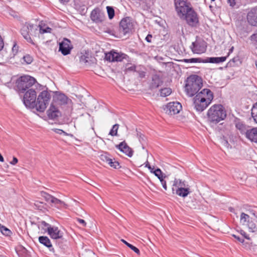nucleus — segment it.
I'll return each instance as SVG.
<instances>
[{"mask_svg": "<svg viewBox=\"0 0 257 257\" xmlns=\"http://www.w3.org/2000/svg\"><path fill=\"white\" fill-rule=\"evenodd\" d=\"M221 143L223 146L227 148H229L230 147V145L229 144L228 141L224 139L221 140Z\"/></svg>", "mask_w": 257, "mask_h": 257, "instance_id": "48", "label": "nucleus"}, {"mask_svg": "<svg viewBox=\"0 0 257 257\" xmlns=\"http://www.w3.org/2000/svg\"><path fill=\"white\" fill-rule=\"evenodd\" d=\"M53 130L57 134H60V135L64 134L65 135H67V134L65 132H64L63 130H62L55 128V129H54Z\"/></svg>", "mask_w": 257, "mask_h": 257, "instance_id": "50", "label": "nucleus"}, {"mask_svg": "<svg viewBox=\"0 0 257 257\" xmlns=\"http://www.w3.org/2000/svg\"><path fill=\"white\" fill-rule=\"evenodd\" d=\"M249 232H257V226L253 222L252 219L246 224L245 226Z\"/></svg>", "mask_w": 257, "mask_h": 257, "instance_id": "31", "label": "nucleus"}, {"mask_svg": "<svg viewBox=\"0 0 257 257\" xmlns=\"http://www.w3.org/2000/svg\"><path fill=\"white\" fill-rule=\"evenodd\" d=\"M235 125L236 128L239 130L242 134H244L245 136H246V132L249 129L247 128V126L245 124L240 121V120L236 119L235 120Z\"/></svg>", "mask_w": 257, "mask_h": 257, "instance_id": "25", "label": "nucleus"}, {"mask_svg": "<svg viewBox=\"0 0 257 257\" xmlns=\"http://www.w3.org/2000/svg\"><path fill=\"white\" fill-rule=\"evenodd\" d=\"M40 242L50 248L52 246L50 239L47 236H41L39 237Z\"/></svg>", "mask_w": 257, "mask_h": 257, "instance_id": "30", "label": "nucleus"}, {"mask_svg": "<svg viewBox=\"0 0 257 257\" xmlns=\"http://www.w3.org/2000/svg\"><path fill=\"white\" fill-rule=\"evenodd\" d=\"M187 187H189V185L186 184L185 181H182L180 179H175L173 184V193H175V191H176V190H179Z\"/></svg>", "mask_w": 257, "mask_h": 257, "instance_id": "23", "label": "nucleus"}, {"mask_svg": "<svg viewBox=\"0 0 257 257\" xmlns=\"http://www.w3.org/2000/svg\"><path fill=\"white\" fill-rule=\"evenodd\" d=\"M162 83L163 82L158 76H153L150 86V88L151 89L157 88L159 86L161 85Z\"/></svg>", "mask_w": 257, "mask_h": 257, "instance_id": "27", "label": "nucleus"}, {"mask_svg": "<svg viewBox=\"0 0 257 257\" xmlns=\"http://www.w3.org/2000/svg\"><path fill=\"white\" fill-rule=\"evenodd\" d=\"M159 177H160V178H158V179L160 180L161 182V180H164V178L165 177L163 176V174L162 175L160 176Z\"/></svg>", "mask_w": 257, "mask_h": 257, "instance_id": "60", "label": "nucleus"}, {"mask_svg": "<svg viewBox=\"0 0 257 257\" xmlns=\"http://www.w3.org/2000/svg\"><path fill=\"white\" fill-rule=\"evenodd\" d=\"M63 1L64 2H68L69 1V0H63Z\"/></svg>", "mask_w": 257, "mask_h": 257, "instance_id": "63", "label": "nucleus"}, {"mask_svg": "<svg viewBox=\"0 0 257 257\" xmlns=\"http://www.w3.org/2000/svg\"><path fill=\"white\" fill-rule=\"evenodd\" d=\"M48 233L53 239H57L62 238L63 233L57 227H49Z\"/></svg>", "mask_w": 257, "mask_h": 257, "instance_id": "21", "label": "nucleus"}, {"mask_svg": "<svg viewBox=\"0 0 257 257\" xmlns=\"http://www.w3.org/2000/svg\"><path fill=\"white\" fill-rule=\"evenodd\" d=\"M196 95L199 96L201 98H204V99L209 104L211 102L213 98V93L209 89H203Z\"/></svg>", "mask_w": 257, "mask_h": 257, "instance_id": "20", "label": "nucleus"}, {"mask_svg": "<svg viewBox=\"0 0 257 257\" xmlns=\"http://www.w3.org/2000/svg\"><path fill=\"white\" fill-rule=\"evenodd\" d=\"M118 128V124H115L113 125L112 128L109 132V135L112 136H117V130Z\"/></svg>", "mask_w": 257, "mask_h": 257, "instance_id": "40", "label": "nucleus"}, {"mask_svg": "<svg viewBox=\"0 0 257 257\" xmlns=\"http://www.w3.org/2000/svg\"><path fill=\"white\" fill-rule=\"evenodd\" d=\"M152 36L151 35H148V36L146 37V40L148 42H151V38H152Z\"/></svg>", "mask_w": 257, "mask_h": 257, "instance_id": "58", "label": "nucleus"}, {"mask_svg": "<svg viewBox=\"0 0 257 257\" xmlns=\"http://www.w3.org/2000/svg\"><path fill=\"white\" fill-rule=\"evenodd\" d=\"M227 2L231 6H233L235 4L234 0H227Z\"/></svg>", "mask_w": 257, "mask_h": 257, "instance_id": "59", "label": "nucleus"}, {"mask_svg": "<svg viewBox=\"0 0 257 257\" xmlns=\"http://www.w3.org/2000/svg\"><path fill=\"white\" fill-rule=\"evenodd\" d=\"M127 57L126 54L114 51L106 53L105 56V59L109 62H121L124 59H126Z\"/></svg>", "mask_w": 257, "mask_h": 257, "instance_id": "10", "label": "nucleus"}, {"mask_svg": "<svg viewBox=\"0 0 257 257\" xmlns=\"http://www.w3.org/2000/svg\"><path fill=\"white\" fill-rule=\"evenodd\" d=\"M233 47H232L230 50H229V52H232V51H233Z\"/></svg>", "mask_w": 257, "mask_h": 257, "instance_id": "62", "label": "nucleus"}, {"mask_svg": "<svg viewBox=\"0 0 257 257\" xmlns=\"http://www.w3.org/2000/svg\"><path fill=\"white\" fill-rule=\"evenodd\" d=\"M1 232L3 234L7 235V236L9 235L11 233V231L10 230H9V229H8L5 227H3L2 228Z\"/></svg>", "mask_w": 257, "mask_h": 257, "instance_id": "44", "label": "nucleus"}, {"mask_svg": "<svg viewBox=\"0 0 257 257\" xmlns=\"http://www.w3.org/2000/svg\"><path fill=\"white\" fill-rule=\"evenodd\" d=\"M181 19L186 20L187 23L192 27L196 26L199 22L197 15L192 8Z\"/></svg>", "mask_w": 257, "mask_h": 257, "instance_id": "9", "label": "nucleus"}, {"mask_svg": "<svg viewBox=\"0 0 257 257\" xmlns=\"http://www.w3.org/2000/svg\"><path fill=\"white\" fill-rule=\"evenodd\" d=\"M51 96L47 91H42L38 96L35 102V108L40 112H44L49 104Z\"/></svg>", "mask_w": 257, "mask_h": 257, "instance_id": "5", "label": "nucleus"}, {"mask_svg": "<svg viewBox=\"0 0 257 257\" xmlns=\"http://www.w3.org/2000/svg\"><path fill=\"white\" fill-rule=\"evenodd\" d=\"M134 29V22L131 18H124L120 22L119 31L123 35L132 33Z\"/></svg>", "mask_w": 257, "mask_h": 257, "instance_id": "7", "label": "nucleus"}, {"mask_svg": "<svg viewBox=\"0 0 257 257\" xmlns=\"http://www.w3.org/2000/svg\"><path fill=\"white\" fill-rule=\"evenodd\" d=\"M245 137L251 142L257 143V127L249 128Z\"/></svg>", "mask_w": 257, "mask_h": 257, "instance_id": "24", "label": "nucleus"}, {"mask_svg": "<svg viewBox=\"0 0 257 257\" xmlns=\"http://www.w3.org/2000/svg\"><path fill=\"white\" fill-rule=\"evenodd\" d=\"M145 167H147L150 170L151 173L154 171L153 168H152L148 161L145 163Z\"/></svg>", "mask_w": 257, "mask_h": 257, "instance_id": "54", "label": "nucleus"}, {"mask_svg": "<svg viewBox=\"0 0 257 257\" xmlns=\"http://www.w3.org/2000/svg\"><path fill=\"white\" fill-rule=\"evenodd\" d=\"M202 86V80L199 76L193 75L187 78L185 91L188 96L192 97L196 94Z\"/></svg>", "mask_w": 257, "mask_h": 257, "instance_id": "1", "label": "nucleus"}, {"mask_svg": "<svg viewBox=\"0 0 257 257\" xmlns=\"http://www.w3.org/2000/svg\"><path fill=\"white\" fill-rule=\"evenodd\" d=\"M18 48L19 47L16 44H14L13 45V48L12 49V57H14L18 52Z\"/></svg>", "mask_w": 257, "mask_h": 257, "instance_id": "42", "label": "nucleus"}, {"mask_svg": "<svg viewBox=\"0 0 257 257\" xmlns=\"http://www.w3.org/2000/svg\"><path fill=\"white\" fill-rule=\"evenodd\" d=\"M152 173H154L156 176L158 177V178H160L159 176L163 174L161 170L160 169H157L155 171H153Z\"/></svg>", "mask_w": 257, "mask_h": 257, "instance_id": "47", "label": "nucleus"}, {"mask_svg": "<svg viewBox=\"0 0 257 257\" xmlns=\"http://www.w3.org/2000/svg\"><path fill=\"white\" fill-rule=\"evenodd\" d=\"M44 197L47 202H50V203H52L55 197L51 195L46 194L45 196H44Z\"/></svg>", "mask_w": 257, "mask_h": 257, "instance_id": "46", "label": "nucleus"}, {"mask_svg": "<svg viewBox=\"0 0 257 257\" xmlns=\"http://www.w3.org/2000/svg\"><path fill=\"white\" fill-rule=\"evenodd\" d=\"M181 109L182 105L178 102H170L164 108L165 113L170 115L178 113Z\"/></svg>", "mask_w": 257, "mask_h": 257, "instance_id": "11", "label": "nucleus"}, {"mask_svg": "<svg viewBox=\"0 0 257 257\" xmlns=\"http://www.w3.org/2000/svg\"><path fill=\"white\" fill-rule=\"evenodd\" d=\"M121 241L122 242H123L126 245H127L128 247H130L131 249L134 250L136 253H137L138 254H140V250L137 247H136L135 246L133 245L132 244L129 243L128 242H127L124 239H121Z\"/></svg>", "mask_w": 257, "mask_h": 257, "instance_id": "36", "label": "nucleus"}, {"mask_svg": "<svg viewBox=\"0 0 257 257\" xmlns=\"http://www.w3.org/2000/svg\"><path fill=\"white\" fill-rule=\"evenodd\" d=\"M172 92L170 88H164L160 90V95L162 97H166L169 95Z\"/></svg>", "mask_w": 257, "mask_h": 257, "instance_id": "35", "label": "nucleus"}, {"mask_svg": "<svg viewBox=\"0 0 257 257\" xmlns=\"http://www.w3.org/2000/svg\"><path fill=\"white\" fill-rule=\"evenodd\" d=\"M191 207L193 208H196V207L194 205H193V206H192Z\"/></svg>", "mask_w": 257, "mask_h": 257, "instance_id": "64", "label": "nucleus"}, {"mask_svg": "<svg viewBox=\"0 0 257 257\" xmlns=\"http://www.w3.org/2000/svg\"><path fill=\"white\" fill-rule=\"evenodd\" d=\"M116 148L130 157H131L133 155V150L127 145L125 142H122L119 145H116Z\"/></svg>", "mask_w": 257, "mask_h": 257, "instance_id": "22", "label": "nucleus"}, {"mask_svg": "<svg viewBox=\"0 0 257 257\" xmlns=\"http://www.w3.org/2000/svg\"><path fill=\"white\" fill-rule=\"evenodd\" d=\"M240 233L242 236H243L244 238H246L247 239L249 240L250 239L249 236L246 234V232L244 231L241 230Z\"/></svg>", "mask_w": 257, "mask_h": 257, "instance_id": "53", "label": "nucleus"}, {"mask_svg": "<svg viewBox=\"0 0 257 257\" xmlns=\"http://www.w3.org/2000/svg\"><path fill=\"white\" fill-rule=\"evenodd\" d=\"M39 26L37 25L26 23L21 29V34L28 42L34 45L35 44L31 36L39 37Z\"/></svg>", "mask_w": 257, "mask_h": 257, "instance_id": "3", "label": "nucleus"}, {"mask_svg": "<svg viewBox=\"0 0 257 257\" xmlns=\"http://www.w3.org/2000/svg\"><path fill=\"white\" fill-rule=\"evenodd\" d=\"M86 118L88 119L89 120H90L91 119V117H90V116L89 114H87L86 116Z\"/></svg>", "mask_w": 257, "mask_h": 257, "instance_id": "61", "label": "nucleus"}, {"mask_svg": "<svg viewBox=\"0 0 257 257\" xmlns=\"http://www.w3.org/2000/svg\"><path fill=\"white\" fill-rule=\"evenodd\" d=\"M204 99L197 95L193 98V105L197 111L201 112L209 105Z\"/></svg>", "mask_w": 257, "mask_h": 257, "instance_id": "13", "label": "nucleus"}, {"mask_svg": "<svg viewBox=\"0 0 257 257\" xmlns=\"http://www.w3.org/2000/svg\"><path fill=\"white\" fill-rule=\"evenodd\" d=\"M203 60L200 58L184 59L181 60L182 62H184L185 63H201L203 62Z\"/></svg>", "mask_w": 257, "mask_h": 257, "instance_id": "34", "label": "nucleus"}, {"mask_svg": "<svg viewBox=\"0 0 257 257\" xmlns=\"http://www.w3.org/2000/svg\"><path fill=\"white\" fill-rule=\"evenodd\" d=\"M161 184L162 185L163 187L165 190H167V187L166 185V182L165 180H161Z\"/></svg>", "mask_w": 257, "mask_h": 257, "instance_id": "55", "label": "nucleus"}, {"mask_svg": "<svg viewBox=\"0 0 257 257\" xmlns=\"http://www.w3.org/2000/svg\"><path fill=\"white\" fill-rule=\"evenodd\" d=\"M207 116L210 123L216 124L226 117V113L222 105L215 104L208 110Z\"/></svg>", "mask_w": 257, "mask_h": 257, "instance_id": "2", "label": "nucleus"}, {"mask_svg": "<svg viewBox=\"0 0 257 257\" xmlns=\"http://www.w3.org/2000/svg\"><path fill=\"white\" fill-rule=\"evenodd\" d=\"M176 10L179 17L181 18L191 9V7L184 0H175Z\"/></svg>", "mask_w": 257, "mask_h": 257, "instance_id": "8", "label": "nucleus"}, {"mask_svg": "<svg viewBox=\"0 0 257 257\" xmlns=\"http://www.w3.org/2000/svg\"><path fill=\"white\" fill-rule=\"evenodd\" d=\"M36 82V80L28 75L21 76L16 81L17 91L20 93H24L29 89H31Z\"/></svg>", "mask_w": 257, "mask_h": 257, "instance_id": "4", "label": "nucleus"}, {"mask_svg": "<svg viewBox=\"0 0 257 257\" xmlns=\"http://www.w3.org/2000/svg\"><path fill=\"white\" fill-rule=\"evenodd\" d=\"M99 159L103 163H106L110 165L111 167L117 169L119 167V164L118 162L115 161L114 159H112L110 157V155L107 153H103L99 156Z\"/></svg>", "mask_w": 257, "mask_h": 257, "instance_id": "14", "label": "nucleus"}, {"mask_svg": "<svg viewBox=\"0 0 257 257\" xmlns=\"http://www.w3.org/2000/svg\"><path fill=\"white\" fill-rule=\"evenodd\" d=\"M77 221L82 225L83 226H85L86 225V222L83 219H80V218H78L77 219Z\"/></svg>", "mask_w": 257, "mask_h": 257, "instance_id": "52", "label": "nucleus"}, {"mask_svg": "<svg viewBox=\"0 0 257 257\" xmlns=\"http://www.w3.org/2000/svg\"><path fill=\"white\" fill-rule=\"evenodd\" d=\"M24 60L26 63L28 64H30L33 61V58L29 55H27L26 56H23V57Z\"/></svg>", "mask_w": 257, "mask_h": 257, "instance_id": "41", "label": "nucleus"}, {"mask_svg": "<svg viewBox=\"0 0 257 257\" xmlns=\"http://www.w3.org/2000/svg\"><path fill=\"white\" fill-rule=\"evenodd\" d=\"M247 20L250 25L257 26V8H253L248 12Z\"/></svg>", "mask_w": 257, "mask_h": 257, "instance_id": "19", "label": "nucleus"}, {"mask_svg": "<svg viewBox=\"0 0 257 257\" xmlns=\"http://www.w3.org/2000/svg\"><path fill=\"white\" fill-rule=\"evenodd\" d=\"M227 57H209L203 61V63H219L224 62Z\"/></svg>", "mask_w": 257, "mask_h": 257, "instance_id": "26", "label": "nucleus"}, {"mask_svg": "<svg viewBox=\"0 0 257 257\" xmlns=\"http://www.w3.org/2000/svg\"><path fill=\"white\" fill-rule=\"evenodd\" d=\"M53 101L58 105H64L71 103V100L63 93L56 92L53 97Z\"/></svg>", "mask_w": 257, "mask_h": 257, "instance_id": "15", "label": "nucleus"}, {"mask_svg": "<svg viewBox=\"0 0 257 257\" xmlns=\"http://www.w3.org/2000/svg\"><path fill=\"white\" fill-rule=\"evenodd\" d=\"M107 12L109 19H112L114 16V10L112 7H106Z\"/></svg>", "mask_w": 257, "mask_h": 257, "instance_id": "37", "label": "nucleus"}, {"mask_svg": "<svg viewBox=\"0 0 257 257\" xmlns=\"http://www.w3.org/2000/svg\"><path fill=\"white\" fill-rule=\"evenodd\" d=\"M137 72H138L139 73L140 77L143 78V77H145V72H144V71H140L139 70H137Z\"/></svg>", "mask_w": 257, "mask_h": 257, "instance_id": "57", "label": "nucleus"}, {"mask_svg": "<svg viewBox=\"0 0 257 257\" xmlns=\"http://www.w3.org/2000/svg\"><path fill=\"white\" fill-rule=\"evenodd\" d=\"M190 47L194 53L201 54L206 51V43L201 39L196 40L195 42L192 43Z\"/></svg>", "mask_w": 257, "mask_h": 257, "instance_id": "12", "label": "nucleus"}, {"mask_svg": "<svg viewBox=\"0 0 257 257\" xmlns=\"http://www.w3.org/2000/svg\"><path fill=\"white\" fill-rule=\"evenodd\" d=\"M18 162V159L16 157H14L13 160L10 162V163L12 165H15Z\"/></svg>", "mask_w": 257, "mask_h": 257, "instance_id": "56", "label": "nucleus"}, {"mask_svg": "<svg viewBox=\"0 0 257 257\" xmlns=\"http://www.w3.org/2000/svg\"><path fill=\"white\" fill-rule=\"evenodd\" d=\"M137 67L133 64H127L125 66V71L126 72H129V71H137V70L136 69Z\"/></svg>", "mask_w": 257, "mask_h": 257, "instance_id": "38", "label": "nucleus"}, {"mask_svg": "<svg viewBox=\"0 0 257 257\" xmlns=\"http://www.w3.org/2000/svg\"><path fill=\"white\" fill-rule=\"evenodd\" d=\"M250 39L251 41L257 43V31L251 35Z\"/></svg>", "mask_w": 257, "mask_h": 257, "instance_id": "49", "label": "nucleus"}, {"mask_svg": "<svg viewBox=\"0 0 257 257\" xmlns=\"http://www.w3.org/2000/svg\"><path fill=\"white\" fill-rule=\"evenodd\" d=\"M52 203L54 204L58 207L59 206L65 205V203L63 201L57 199L56 197H54Z\"/></svg>", "mask_w": 257, "mask_h": 257, "instance_id": "39", "label": "nucleus"}, {"mask_svg": "<svg viewBox=\"0 0 257 257\" xmlns=\"http://www.w3.org/2000/svg\"><path fill=\"white\" fill-rule=\"evenodd\" d=\"M89 57L86 55H82L80 58V61L83 64H86L88 61Z\"/></svg>", "mask_w": 257, "mask_h": 257, "instance_id": "45", "label": "nucleus"}, {"mask_svg": "<svg viewBox=\"0 0 257 257\" xmlns=\"http://www.w3.org/2000/svg\"><path fill=\"white\" fill-rule=\"evenodd\" d=\"M39 26L38 28V32H39V37H40V35L43 34L45 33H51L52 30L51 28L46 27V28H43L41 25H38Z\"/></svg>", "mask_w": 257, "mask_h": 257, "instance_id": "32", "label": "nucleus"}, {"mask_svg": "<svg viewBox=\"0 0 257 257\" xmlns=\"http://www.w3.org/2000/svg\"><path fill=\"white\" fill-rule=\"evenodd\" d=\"M90 18L95 23H100L104 21L105 16L99 9H95L91 12Z\"/></svg>", "mask_w": 257, "mask_h": 257, "instance_id": "17", "label": "nucleus"}, {"mask_svg": "<svg viewBox=\"0 0 257 257\" xmlns=\"http://www.w3.org/2000/svg\"><path fill=\"white\" fill-rule=\"evenodd\" d=\"M47 116L49 118L56 119L61 115V112L52 103L49 108L47 111Z\"/></svg>", "mask_w": 257, "mask_h": 257, "instance_id": "18", "label": "nucleus"}, {"mask_svg": "<svg viewBox=\"0 0 257 257\" xmlns=\"http://www.w3.org/2000/svg\"><path fill=\"white\" fill-rule=\"evenodd\" d=\"M251 220V218L250 216L242 212L240 214V223L243 225L245 226L246 224Z\"/></svg>", "mask_w": 257, "mask_h": 257, "instance_id": "28", "label": "nucleus"}, {"mask_svg": "<svg viewBox=\"0 0 257 257\" xmlns=\"http://www.w3.org/2000/svg\"><path fill=\"white\" fill-rule=\"evenodd\" d=\"M232 236L236 239L239 242L243 243L244 242V239L242 237H240L239 236L233 234Z\"/></svg>", "mask_w": 257, "mask_h": 257, "instance_id": "51", "label": "nucleus"}, {"mask_svg": "<svg viewBox=\"0 0 257 257\" xmlns=\"http://www.w3.org/2000/svg\"><path fill=\"white\" fill-rule=\"evenodd\" d=\"M251 116L254 121L257 123V102L253 104L251 108Z\"/></svg>", "mask_w": 257, "mask_h": 257, "instance_id": "33", "label": "nucleus"}, {"mask_svg": "<svg viewBox=\"0 0 257 257\" xmlns=\"http://www.w3.org/2000/svg\"><path fill=\"white\" fill-rule=\"evenodd\" d=\"M40 226H41L43 229L47 230L48 231L49 227H51L50 224L46 223L44 221H42L40 222V224H39Z\"/></svg>", "mask_w": 257, "mask_h": 257, "instance_id": "43", "label": "nucleus"}, {"mask_svg": "<svg viewBox=\"0 0 257 257\" xmlns=\"http://www.w3.org/2000/svg\"><path fill=\"white\" fill-rule=\"evenodd\" d=\"M72 48L70 41L66 38L64 39L63 41L59 44V51H61L62 54L64 55L69 54Z\"/></svg>", "mask_w": 257, "mask_h": 257, "instance_id": "16", "label": "nucleus"}, {"mask_svg": "<svg viewBox=\"0 0 257 257\" xmlns=\"http://www.w3.org/2000/svg\"><path fill=\"white\" fill-rule=\"evenodd\" d=\"M24 93L23 102L25 106L30 108H35L37 93L33 88L29 89Z\"/></svg>", "mask_w": 257, "mask_h": 257, "instance_id": "6", "label": "nucleus"}, {"mask_svg": "<svg viewBox=\"0 0 257 257\" xmlns=\"http://www.w3.org/2000/svg\"><path fill=\"white\" fill-rule=\"evenodd\" d=\"M190 192L189 187H187L179 190H176V191H175V193L179 196L186 197L190 193Z\"/></svg>", "mask_w": 257, "mask_h": 257, "instance_id": "29", "label": "nucleus"}]
</instances>
